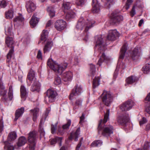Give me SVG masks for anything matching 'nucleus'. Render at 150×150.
I'll list each match as a JSON object with an SVG mask.
<instances>
[{
    "instance_id": "6ab92c4d",
    "label": "nucleus",
    "mask_w": 150,
    "mask_h": 150,
    "mask_svg": "<svg viewBox=\"0 0 150 150\" xmlns=\"http://www.w3.org/2000/svg\"><path fill=\"white\" fill-rule=\"evenodd\" d=\"M92 11L93 13H97L100 10V6L97 0H93Z\"/></svg>"
},
{
    "instance_id": "4be33fe9",
    "label": "nucleus",
    "mask_w": 150,
    "mask_h": 150,
    "mask_svg": "<svg viewBox=\"0 0 150 150\" xmlns=\"http://www.w3.org/2000/svg\"><path fill=\"white\" fill-rule=\"evenodd\" d=\"M71 123V121L70 120H67V123L63 125L62 126L63 130L61 131L59 129H58V132L61 135L63 134L64 133V130H67L69 129Z\"/></svg>"
},
{
    "instance_id": "9d476101",
    "label": "nucleus",
    "mask_w": 150,
    "mask_h": 150,
    "mask_svg": "<svg viewBox=\"0 0 150 150\" xmlns=\"http://www.w3.org/2000/svg\"><path fill=\"white\" fill-rule=\"evenodd\" d=\"M115 11L112 12L111 16L110 22L112 24L119 22L123 20V16L118 14Z\"/></svg>"
},
{
    "instance_id": "4d7b16f0",
    "label": "nucleus",
    "mask_w": 150,
    "mask_h": 150,
    "mask_svg": "<svg viewBox=\"0 0 150 150\" xmlns=\"http://www.w3.org/2000/svg\"><path fill=\"white\" fill-rule=\"evenodd\" d=\"M105 3H106L105 6L107 7H109L110 6L113 4L112 0H105Z\"/></svg>"
},
{
    "instance_id": "79ce46f5",
    "label": "nucleus",
    "mask_w": 150,
    "mask_h": 150,
    "mask_svg": "<svg viewBox=\"0 0 150 150\" xmlns=\"http://www.w3.org/2000/svg\"><path fill=\"white\" fill-rule=\"evenodd\" d=\"M67 13V18H73L75 16V14L72 11L69 10L67 12H66Z\"/></svg>"
},
{
    "instance_id": "1a4fd4ad",
    "label": "nucleus",
    "mask_w": 150,
    "mask_h": 150,
    "mask_svg": "<svg viewBox=\"0 0 150 150\" xmlns=\"http://www.w3.org/2000/svg\"><path fill=\"white\" fill-rule=\"evenodd\" d=\"M56 92L52 89H49L47 91V96L45 98L46 101H48L50 103L54 102L56 96Z\"/></svg>"
},
{
    "instance_id": "bb28decb",
    "label": "nucleus",
    "mask_w": 150,
    "mask_h": 150,
    "mask_svg": "<svg viewBox=\"0 0 150 150\" xmlns=\"http://www.w3.org/2000/svg\"><path fill=\"white\" fill-rule=\"evenodd\" d=\"M14 11L12 8L10 9L5 13V17L6 19H12L13 17Z\"/></svg>"
},
{
    "instance_id": "7c9ffc66",
    "label": "nucleus",
    "mask_w": 150,
    "mask_h": 150,
    "mask_svg": "<svg viewBox=\"0 0 150 150\" xmlns=\"http://www.w3.org/2000/svg\"><path fill=\"white\" fill-rule=\"evenodd\" d=\"M137 79L134 76H131L128 77L126 79V81L128 84H131L137 81Z\"/></svg>"
},
{
    "instance_id": "6e6552de",
    "label": "nucleus",
    "mask_w": 150,
    "mask_h": 150,
    "mask_svg": "<svg viewBox=\"0 0 150 150\" xmlns=\"http://www.w3.org/2000/svg\"><path fill=\"white\" fill-rule=\"evenodd\" d=\"M129 120V114L127 113H123L119 115L117 118L118 123L123 125H125Z\"/></svg>"
},
{
    "instance_id": "f03ea898",
    "label": "nucleus",
    "mask_w": 150,
    "mask_h": 150,
    "mask_svg": "<svg viewBox=\"0 0 150 150\" xmlns=\"http://www.w3.org/2000/svg\"><path fill=\"white\" fill-rule=\"evenodd\" d=\"M7 93V90L5 89V87L2 82V78L0 77V95L2 96V100L4 102H8L11 101L13 98L12 85H11L9 86L8 96L6 94Z\"/></svg>"
},
{
    "instance_id": "4c0bfd02",
    "label": "nucleus",
    "mask_w": 150,
    "mask_h": 150,
    "mask_svg": "<svg viewBox=\"0 0 150 150\" xmlns=\"http://www.w3.org/2000/svg\"><path fill=\"white\" fill-rule=\"evenodd\" d=\"M61 137H56L54 139H52L51 140L50 143L51 145H53L55 144L56 142H59V145L61 146L62 145L61 140H62Z\"/></svg>"
},
{
    "instance_id": "0eeeda50",
    "label": "nucleus",
    "mask_w": 150,
    "mask_h": 150,
    "mask_svg": "<svg viewBox=\"0 0 150 150\" xmlns=\"http://www.w3.org/2000/svg\"><path fill=\"white\" fill-rule=\"evenodd\" d=\"M101 97L102 101L106 106H109L112 101L113 96L112 94L109 91H104Z\"/></svg>"
},
{
    "instance_id": "2f4dec72",
    "label": "nucleus",
    "mask_w": 150,
    "mask_h": 150,
    "mask_svg": "<svg viewBox=\"0 0 150 150\" xmlns=\"http://www.w3.org/2000/svg\"><path fill=\"white\" fill-rule=\"evenodd\" d=\"M39 110L38 108H35L33 110H30L31 113L33 115V120L34 121H35L38 116V112H39Z\"/></svg>"
},
{
    "instance_id": "58836bf2",
    "label": "nucleus",
    "mask_w": 150,
    "mask_h": 150,
    "mask_svg": "<svg viewBox=\"0 0 150 150\" xmlns=\"http://www.w3.org/2000/svg\"><path fill=\"white\" fill-rule=\"evenodd\" d=\"M100 79L98 77H95V79H93V88H95L99 85Z\"/></svg>"
},
{
    "instance_id": "338daca9",
    "label": "nucleus",
    "mask_w": 150,
    "mask_h": 150,
    "mask_svg": "<svg viewBox=\"0 0 150 150\" xmlns=\"http://www.w3.org/2000/svg\"><path fill=\"white\" fill-rule=\"evenodd\" d=\"M4 127L3 121L2 120H0V128H3Z\"/></svg>"
},
{
    "instance_id": "473e14b6",
    "label": "nucleus",
    "mask_w": 150,
    "mask_h": 150,
    "mask_svg": "<svg viewBox=\"0 0 150 150\" xmlns=\"http://www.w3.org/2000/svg\"><path fill=\"white\" fill-rule=\"evenodd\" d=\"M44 124V121L43 119L41 120L39 124V131L40 133V135L44 136L45 134V132L43 128V124Z\"/></svg>"
},
{
    "instance_id": "a19ab883",
    "label": "nucleus",
    "mask_w": 150,
    "mask_h": 150,
    "mask_svg": "<svg viewBox=\"0 0 150 150\" xmlns=\"http://www.w3.org/2000/svg\"><path fill=\"white\" fill-rule=\"evenodd\" d=\"M102 142L100 140H96L93 141L91 144L93 147L99 146L102 144Z\"/></svg>"
},
{
    "instance_id": "ddd939ff",
    "label": "nucleus",
    "mask_w": 150,
    "mask_h": 150,
    "mask_svg": "<svg viewBox=\"0 0 150 150\" xmlns=\"http://www.w3.org/2000/svg\"><path fill=\"white\" fill-rule=\"evenodd\" d=\"M82 92V89L81 86L77 85H76L70 95V99H72L71 98L74 96H77L80 95Z\"/></svg>"
},
{
    "instance_id": "a878e982",
    "label": "nucleus",
    "mask_w": 150,
    "mask_h": 150,
    "mask_svg": "<svg viewBox=\"0 0 150 150\" xmlns=\"http://www.w3.org/2000/svg\"><path fill=\"white\" fill-rule=\"evenodd\" d=\"M109 60V59L107 57L104 53H103L98 63V64L99 66L101 65V63L103 62H107Z\"/></svg>"
},
{
    "instance_id": "423d86ee",
    "label": "nucleus",
    "mask_w": 150,
    "mask_h": 150,
    "mask_svg": "<svg viewBox=\"0 0 150 150\" xmlns=\"http://www.w3.org/2000/svg\"><path fill=\"white\" fill-rule=\"evenodd\" d=\"M37 132L35 131L30 132L28 136V146L27 147L28 150H34L36 144V139Z\"/></svg>"
},
{
    "instance_id": "393cba45",
    "label": "nucleus",
    "mask_w": 150,
    "mask_h": 150,
    "mask_svg": "<svg viewBox=\"0 0 150 150\" xmlns=\"http://www.w3.org/2000/svg\"><path fill=\"white\" fill-rule=\"evenodd\" d=\"M24 108L23 107L17 109L16 112L15 113V118L14 119L15 121L17 120L23 114L24 112Z\"/></svg>"
},
{
    "instance_id": "5fc2aeb1",
    "label": "nucleus",
    "mask_w": 150,
    "mask_h": 150,
    "mask_svg": "<svg viewBox=\"0 0 150 150\" xmlns=\"http://www.w3.org/2000/svg\"><path fill=\"white\" fill-rule=\"evenodd\" d=\"M7 3L6 1L3 0L2 1H0V7L2 8H4L7 6Z\"/></svg>"
},
{
    "instance_id": "0e129e2a",
    "label": "nucleus",
    "mask_w": 150,
    "mask_h": 150,
    "mask_svg": "<svg viewBox=\"0 0 150 150\" xmlns=\"http://www.w3.org/2000/svg\"><path fill=\"white\" fill-rule=\"evenodd\" d=\"M102 122H103V120H100V121L99 122L98 126V133H100V130L101 129V128L100 125H101V124Z\"/></svg>"
},
{
    "instance_id": "2eb2a0df",
    "label": "nucleus",
    "mask_w": 150,
    "mask_h": 150,
    "mask_svg": "<svg viewBox=\"0 0 150 150\" xmlns=\"http://www.w3.org/2000/svg\"><path fill=\"white\" fill-rule=\"evenodd\" d=\"M133 105L132 101H128L121 105L120 108L122 111H128L132 108Z\"/></svg>"
},
{
    "instance_id": "c756f323",
    "label": "nucleus",
    "mask_w": 150,
    "mask_h": 150,
    "mask_svg": "<svg viewBox=\"0 0 150 150\" xmlns=\"http://www.w3.org/2000/svg\"><path fill=\"white\" fill-rule=\"evenodd\" d=\"M26 142V139L23 136L20 137L18 140L17 143V146L18 147H20L24 145Z\"/></svg>"
},
{
    "instance_id": "39448f33",
    "label": "nucleus",
    "mask_w": 150,
    "mask_h": 150,
    "mask_svg": "<svg viewBox=\"0 0 150 150\" xmlns=\"http://www.w3.org/2000/svg\"><path fill=\"white\" fill-rule=\"evenodd\" d=\"M5 42L8 47L11 48L7 55V62H10L11 58H13L14 55V42L13 38L9 37H7L6 38Z\"/></svg>"
},
{
    "instance_id": "37998d69",
    "label": "nucleus",
    "mask_w": 150,
    "mask_h": 150,
    "mask_svg": "<svg viewBox=\"0 0 150 150\" xmlns=\"http://www.w3.org/2000/svg\"><path fill=\"white\" fill-rule=\"evenodd\" d=\"M142 69L144 74H148L150 70V63L146 64L144 67L142 68Z\"/></svg>"
},
{
    "instance_id": "c85d7f7f",
    "label": "nucleus",
    "mask_w": 150,
    "mask_h": 150,
    "mask_svg": "<svg viewBox=\"0 0 150 150\" xmlns=\"http://www.w3.org/2000/svg\"><path fill=\"white\" fill-rule=\"evenodd\" d=\"M24 20V18L22 16L16 17L13 20L15 24H18L19 25L22 24Z\"/></svg>"
},
{
    "instance_id": "de8ad7c7",
    "label": "nucleus",
    "mask_w": 150,
    "mask_h": 150,
    "mask_svg": "<svg viewBox=\"0 0 150 150\" xmlns=\"http://www.w3.org/2000/svg\"><path fill=\"white\" fill-rule=\"evenodd\" d=\"M145 100L150 101V93L145 98ZM146 110L147 112L150 115V104L146 108Z\"/></svg>"
},
{
    "instance_id": "a18cd8bd",
    "label": "nucleus",
    "mask_w": 150,
    "mask_h": 150,
    "mask_svg": "<svg viewBox=\"0 0 150 150\" xmlns=\"http://www.w3.org/2000/svg\"><path fill=\"white\" fill-rule=\"evenodd\" d=\"M82 103V100L80 99L77 100L75 102L74 106L73 107V109L74 110L77 109L79 108V106L81 105Z\"/></svg>"
},
{
    "instance_id": "603ef678",
    "label": "nucleus",
    "mask_w": 150,
    "mask_h": 150,
    "mask_svg": "<svg viewBox=\"0 0 150 150\" xmlns=\"http://www.w3.org/2000/svg\"><path fill=\"white\" fill-rule=\"evenodd\" d=\"M61 83V80L60 77L57 76L55 78L54 83L55 85H58L60 84Z\"/></svg>"
},
{
    "instance_id": "13d9d810",
    "label": "nucleus",
    "mask_w": 150,
    "mask_h": 150,
    "mask_svg": "<svg viewBox=\"0 0 150 150\" xmlns=\"http://www.w3.org/2000/svg\"><path fill=\"white\" fill-rule=\"evenodd\" d=\"M132 2V0H127L125 6V8L127 10L129 9L130 6L131 5Z\"/></svg>"
},
{
    "instance_id": "f8f14e48",
    "label": "nucleus",
    "mask_w": 150,
    "mask_h": 150,
    "mask_svg": "<svg viewBox=\"0 0 150 150\" xmlns=\"http://www.w3.org/2000/svg\"><path fill=\"white\" fill-rule=\"evenodd\" d=\"M119 36V33L116 30H111L109 31L107 38L109 40L114 41Z\"/></svg>"
},
{
    "instance_id": "5701e85b",
    "label": "nucleus",
    "mask_w": 150,
    "mask_h": 150,
    "mask_svg": "<svg viewBox=\"0 0 150 150\" xmlns=\"http://www.w3.org/2000/svg\"><path fill=\"white\" fill-rule=\"evenodd\" d=\"M20 91L21 98L23 100H25L26 98L27 92L24 86H21Z\"/></svg>"
},
{
    "instance_id": "6e6d98bb",
    "label": "nucleus",
    "mask_w": 150,
    "mask_h": 150,
    "mask_svg": "<svg viewBox=\"0 0 150 150\" xmlns=\"http://www.w3.org/2000/svg\"><path fill=\"white\" fill-rule=\"evenodd\" d=\"M86 1V0H76V3L78 5L82 6L84 4Z\"/></svg>"
},
{
    "instance_id": "f704fd0d",
    "label": "nucleus",
    "mask_w": 150,
    "mask_h": 150,
    "mask_svg": "<svg viewBox=\"0 0 150 150\" xmlns=\"http://www.w3.org/2000/svg\"><path fill=\"white\" fill-rule=\"evenodd\" d=\"M140 55V54L138 52V49L135 48L133 51L131 56L132 59L135 60Z\"/></svg>"
},
{
    "instance_id": "3c124183",
    "label": "nucleus",
    "mask_w": 150,
    "mask_h": 150,
    "mask_svg": "<svg viewBox=\"0 0 150 150\" xmlns=\"http://www.w3.org/2000/svg\"><path fill=\"white\" fill-rule=\"evenodd\" d=\"M109 110H108L107 111L106 113L104 115V120L103 121V123H105L108 120L109 118Z\"/></svg>"
},
{
    "instance_id": "09e8293b",
    "label": "nucleus",
    "mask_w": 150,
    "mask_h": 150,
    "mask_svg": "<svg viewBox=\"0 0 150 150\" xmlns=\"http://www.w3.org/2000/svg\"><path fill=\"white\" fill-rule=\"evenodd\" d=\"M90 72L91 74L93 76L96 72V68L95 65L91 64L90 65Z\"/></svg>"
},
{
    "instance_id": "aec40b11",
    "label": "nucleus",
    "mask_w": 150,
    "mask_h": 150,
    "mask_svg": "<svg viewBox=\"0 0 150 150\" xmlns=\"http://www.w3.org/2000/svg\"><path fill=\"white\" fill-rule=\"evenodd\" d=\"M80 127H78L75 132L71 133L70 136L69 137V139L70 140L74 139V140L75 141H77L80 133Z\"/></svg>"
},
{
    "instance_id": "bf43d9fd",
    "label": "nucleus",
    "mask_w": 150,
    "mask_h": 150,
    "mask_svg": "<svg viewBox=\"0 0 150 150\" xmlns=\"http://www.w3.org/2000/svg\"><path fill=\"white\" fill-rule=\"evenodd\" d=\"M57 123H56L54 125H52L51 127V132L52 134L54 133L56 130Z\"/></svg>"
},
{
    "instance_id": "b1692460",
    "label": "nucleus",
    "mask_w": 150,
    "mask_h": 150,
    "mask_svg": "<svg viewBox=\"0 0 150 150\" xmlns=\"http://www.w3.org/2000/svg\"><path fill=\"white\" fill-rule=\"evenodd\" d=\"M36 14H34L30 21V25L33 27L36 25L39 21V19L36 17Z\"/></svg>"
},
{
    "instance_id": "49530a36",
    "label": "nucleus",
    "mask_w": 150,
    "mask_h": 150,
    "mask_svg": "<svg viewBox=\"0 0 150 150\" xmlns=\"http://www.w3.org/2000/svg\"><path fill=\"white\" fill-rule=\"evenodd\" d=\"M12 25L11 23H9L8 27H6V29L8 31V35H13V33L12 32Z\"/></svg>"
},
{
    "instance_id": "052dcab7",
    "label": "nucleus",
    "mask_w": 150,
    "mask_h": 150,
    "mask_svg": "<svg viewBox=\"0 0 150 150\" xmlns=\"http://www.w3.org/2000/svg\"><path fill=\"white\" fill-rule=\"evenodd\" d=\"M119 67L122 69H124L125 67V64L123 62H121L120 64L118 63L117 65V69Z\"/></svg>"
},
{
    "instance_id": "20e7f679",
    "label": "nucleus",
    "mask_w": 150,
    "mask_h": 150,
    "mask_svg": "<svg viewBox=\"0 0 150 150\" xmlns=\"http://www.w3.org/2000/svg\"><path fill=\"white\" fill-rule=\"evenodd\" d=\"M35 73L32 70H31L27 76V79L30 81H33V83L32 85L31 90L33 92H39L40 90L41 84L38 80L35 77Z\"/></svg>"
},
{
    "instance_id": "ea45409f",
    "label": "nucleus",
    "mask_w": 150,
    "mask_h": 150,
    "mask_svg": "<svg viewBox=\"0 0 150 150\" xmlns=\"http://www.w3.org/2000/svg\"><path fill=\"white\" fill-rule=\"evenodd\" d=\"M47 10L51 17H53L55 16V11L53 8L52 7H48Z\"/></svg>"
},
{
    "instance_id": "412c9836",
    "label": "nucleus",
    "mask_w": 150,
    "mask_h": 150,
    "mask_svg": "<svg viewBox=\"0 0 150 150\" xmlns=\"http://www.w3.org/2000/svg\"><path fill=\"white\" fill-rule=\"evenodd\" d=\"M53 45V43L52 41L50 40L47 41L43 48L44 53H46L49 52L51 50Z\"/></svg>"
},
{
    "instance_id": "c03bdc74",
    "label": "nucleus",
    "mask_w": 150,
    "mask_h": 150,
    "mask_svg": "<svg viewBox=\"0 0 150 150\" xmlns=\"http://www.w3.org/2000/svg\"><path fill=\"white\" fill-rule=\"evenodd\" d=\"M142 69L144 74H148L150 70V63L146 64L144 67L142 68Z\"/></svg>"
},
{
    "instance_id": "7ed1b4c3",
    "label": "nucleus",
    "mask_w": 150,
    "mask_h": 150,
    "mask_svg": "<svg viewBox=\"0 0 150 150\" xmlns=\"http://www.w3.org/2000/svg\"><path fill=\"white\" fill-rule=\"evenodd\" d=\"M47 65L59 75H61L62 72L67 68L68 64L64 63L60 64L54 61L52 59H49L47 62Z\"/></svg>"
},
{
    "instance_id": "9b49d317",
    "label": "nucleus",
    "mask_w": 150,
    "mask_h": 150,
    "mask_svg": "<svg viewBox=\"0 0 150 150\" xmlns=\"http://www.w3.org/2000/svg\"><path fill=\"white\" fill-rule=\"evenodd\" d=\"M95 39L96 47H97L98 49L99 50H103V48L104 47V45L102 36L101 35H97L95 37Z\"/></svg>"
},
{
    "instance_id": "a211bd4d",
    "label": "nucleus",
    "mask_w": 150,
    "mask_h": 150,
    "mask_svg": "<svg viewBox=\"0 0 150 150\" xmlns=\"http://www.w3.org/2000/svg\"><path fill=\"white\" fill-rule=\"evenodd\" d=\"M26 7L28 12L29 13L33 11L36 8L35 5L31 1L27 2Z\"/></svg>"
},
{
    "instance_id": "e433bc0d",
    "label": "nucleus",
    "mask_w": 150,
    "mask_h": 150,
    "mask_svg": "<svg viewBox=\"0 0 150 150\" xmlns=\"http://www.w3.org/2000/svg\"><path fill=\"white\" fill-rule=\"evenodd\" d=\"M48 32L47 30H43L41 35V39L42 40L45 41L47 38Z\"/></svg>"
},
{
    "instance_id": "69168bd1",
    "label": "nucleus",
    "mask_w": 150,
    "mask_h": 150,
    "mask_svg": "<svg viewBox=\"0 0 150 150\" xmlns=\"http://www.w3.org/2000/svg\"><path fill=\"white\" fill-rule=\"evenodd\" d=\"M52 24V22L51 21L49 20L47 23L46 25V27H49Z\"/></svg>"
},
{
    "instance_id": "864d4df0",
    "label": "nucleus",
    "mask_w": 150,
    "mask_h": 150,
    "mask_svg": "<svg viewBox=\"0 0 150 150\" xmlns=\"http://www.w3.org/2000/svg\"><path fill=\"white\" fill-rule=\"evenodd\" d=\"M137 4L134 5L133 6L132 10L130 12V15L132 17H133L136 13L135 9L137 6Z\"/></svg>"
},
{
    "instance_id": "774afa93",
    "label": "nucleus",
    "mask_w": 150,
    "mask_h": 150,
    "mask_svg": "<svg viewBox=\"0 0 150 150\" xmlns=\"http://www.w3.org/2000/svg\"><path fill=\"white\" fill-rule=\"evenodd\" d=\"M84 115L83 113L82 115L80 117V120L79 122V123H81L82 121L84 119Z\"/></svg>"
},
{
    "instance_id": "c9c22d12",
    "label": "nucleus",
    "mask_w": 150,
    "mask_h": 150,
    "mask_svg": "<svg viewBox=\"0 0 150 150\" xmlns=\"http://www.w3.org/2000/svg\"><path fill=\"white\" fill-rule=\"evenodd\" d=\"M62 8L64 10L65 13H66V12H67V11L69 10L70 8V3L68 2H64Z\"/></svg>"
},
{
    "instance_id": "cd10ccee",
    "label": "nucleus",
    "mask_w": 150,
    "mask_h": 150,
    "mask_svg": "<svg viewBox=\"0 0 150 150\" xmlns=\"http://www.w3.org/2000/svg\"><path fill=\"white\" fill-rule=\"evenodd\" d=\"M127 44H124L121 50L120 58L123 59L125 55V53L127 49Z\"/></svg>"
},
{
    "instance_id": "680f3d73",
    "label": "nucleus",
    "mask_w": 150,
    "mask_h": 150,
    "mask_svg": "<svg viewBox=\"0 0 150 150\" xmlns=\"http://www.w3.org/2000/svg\"><path fill=\"white\" fill-rule=\"evenodd\" d=\"M146 122V119L144 117H142V120L140 121L139 122L140 125H142L143 124L145 123Z\"/></svg>"
},
{
    "instance_id": "8fccbe9b",
    "label": "nucleus",
    "mask_w": 150,
    "mask_h": 150,
    "mask_svg": "<svg viewBox=\"0 0 150 150\" xmlns=\"http://www.w3.org/2000/svg\"><path fill=\"white\" fill-rule=\"evenodd\" d=\"M4 149L7 150H13V146L10 143H6L4 146Z\"/></svg>"
},
{
    "instance_id": "f257e3e1",
    "label": "nucleus",
    "mask_w": 150,
    "mask_h": 150,
    "mask_svg": "<svg viewBox=\"0 0 150 150\" xmlns=\"http://www.w3.org/2000/svg\"><path fill=\"white\" fill-rule=\"evenodd\" d=\"M95 23V21L92 20H87L85 22L83 17H81L79 20L76 26V29L81 30L84 26L85 27V32L83 35V39L84 41H87L88 39L87 32L89 29L94 26Z\"/></svg>"
},
{
    "instance_id": "e2e57ef3",
    "label": "nucleus",
    "mask_w": 150,
    "mask_h": 150,
    "mask_svg": "<svg viewBox=\"0 0 150 150\" xmlns=\"http://www.w3.org/2000/svg\"><path fill=\"white\" fill-rule=\"evenodd\" d=\"M37 57L38 59H42V54L41 51L40 50H39L38 51V53L37 55Z\"/></svg>"
},
{
    "instance_id": "72a5a7b5",
    "label": "nucleus",
    "mask_w": 150,
    "mask_h": 150,
    "mask_svg": "<svg viewBox=\"0 0 150 150\" xmlns=\"http://www.w3.org/2000/svg\"><path fill=\"white\" fill-rule=\"evenodd\" d=\"M17 137L16 133L15 132H12L9 133L8 136V140L12 141L16 139Z\"/></svg>"
},
{
    "instance_id": "4468645a",
    "label": "nucleus",
    "mask_w": 150,
    "mask_h": 150,
    "mask_svg": "<svg viewBox=\"0 0 150 150\" xmlns=\"http://www.w3.org/2000/svg\"><path fill=\"white\" fill-rule=\"evenodd\" d=\"M55 28L59 31L64 30L66 27V22L62 20H58L55 23Z\"/></svg>"
},
{
    "instance_id": "dca6fc26",
    "label": "nucleus",
    "mask_w": 150,
    "mask_h": 150,
    "mask_svg": "<svg viewBox=\"0 0 150 150\" xmlns=\"http://www.w3.org/2000/svg\"><path fill=\"white\" fill-rule=\"evenodd\" d=\"M72 73L71 71H67L63 73L62 77L63 80L65 82L71 81L73 77Z\"/></svg>"
},
{
    "instance_id": "f3484780",
    "label": "nucleus",
    "mask_w": 150,
    "mask_h": 150,
    "mask_svg": "<svg viewBox=\"0 0 150 150\" xmlns=\"http://www.w3.org/2000/svg\"><path fill=\"white\" fill-rule=\"evenodd\" d=\"M113 127L111 125L105 126L103 129L102 134L105 136H109L113 133Z\"/></svg>"
}]
</instances>
